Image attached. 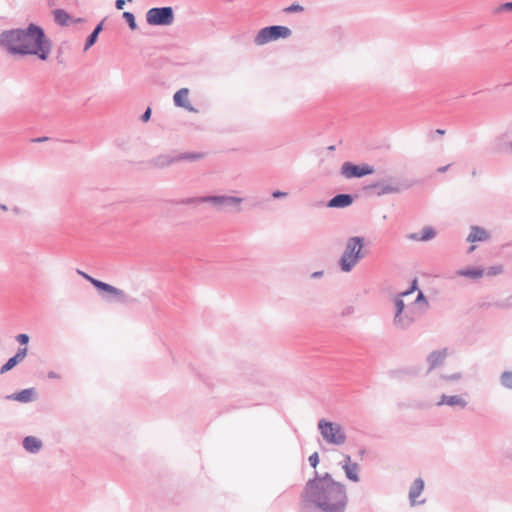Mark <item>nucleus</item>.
<instances>
[{"mask_svg":"<svg viewBox=\"0 0 512 512\" xmlns=\"http://www.w3.org/2000/svg\"><path fill=\"white\" fill-rule=\"evenodd\" d=\"M348 497L345 486L329 473L306 482L301 493L299 512H345Z\"/></svg>","mask_w":512,"mask_h":512,"instance_id":"1","label":"nucleus"},{"mask_svg":"<svg viewBox=\"0 0 512 512\" xmlns=\"http://www.w3.org/2000/svg\"><path fill=\"white\" fill-rule=\"evenodd\" d=\"M0 46L12 55H36L47 60L52 44L42 27L29 24L25 29H11L0 34Z\"/></svg>","mask_w":512,"mask_h":512,"instance_id":"2","label":"nucleus"},{"mask_svg":"<svg viewBox=\"0 0 512 512\" xmlns=\"http://www.w3.org/2000/svg\"><path fill=\"white\" fill-rule=\"evenodd\" d=\"M363 246V237L353 236L348 238L344 251L339 259V267L342 272H351L353 268L365 257Z\"/></svg>","mask_w":512,"mask_h":512,"instance_id":"3","label":"nucleus"},{"mask_svg":"<svg viewBox=\"0 0 512 512\" xmlns=\"http://www.w3.org/2000/svg\"><path fill=\"white\" fill-rule=\"evenodd\" d=\"M421 312L414 306L406 305L401 298H394L393 325L398 330H407L420 317Z\"/></svg>","mask_w":512,"mask_h":512,"instance_id":"4","label":"nucleus"},{"mask_svg":"<svg viewBox=\"0 0 512 512\" xmlns=\"http://www.w3.org/2000/svg\"><path fill=\"white\" fill-rule=\"evenodd\" d=\"M212 203L214 206L219 209L224 208H233L235 212H240L241 207L240 204L243 202V198L236 196H227V195H209V196H201V197H190L181 200V204L189 205V204H199V203Z\"/></svg>","mask_w":512,"mask_h":512,"instance_id":"5","label":"nucleus"},{"mask_svg":"<svg viewBox=\"0 0 512 512\" xmlns=\"http://www.w3.org/2000/svg\"><path fill=\"white\" fill-rule=\"evenodd\" d=\"M411 186V183L401 181L393 176H388L382 180L371 183L367 188L374 190L375 194L380 197L389 194H399L409 189Z\"/></svg>","mask_w":512,"mask_h":512,"instance_id":"6","label":"nucleus"},{"mask_svg":"<svg viewBox=\"0 0 512 512\" xmlns=\"http://www.w3.org/2000/svg\"><path fill=\"white\" fill-rule=\"evenodd\" d=\"M318 429L328 444L341 446L346 442V434L342 426L336 422L321 419L318 422Z\"/></svg>","mask_w":512,"mask_h":512,"instance_id":"7","label":"nucleus"},{"mask_svg":"<svg viewBox=\"0 0 512 512\" xmlns=\"http://www.w3.org/2000/svg\"><path fill=\"white\" fill-rule=\"evenodd\" d=\"M291 35L290 28L282 25H271L260 29L253 41L255 45L262 46L272 41L286 39Z\"/></svg>","mask_w":512,"mask_h":512,"instance_id":"8","label":"nucleus"},{"mask_svg":"<svg viewBox=\"0 0 512 512\" xmlns=\"http://www.w3.org/2000/svg\"><path fill=\"white\" fill-rule=\"evenodd\" d=\"M94 287L101 293L106 301H115L121 304L135 303L136 299L129 297L122 289L103 281H96Z\"/></svg>","mask_w":512,"mask_h":512,"instance_id":"9","label":"nucleus"},{"mask_svg":"<svg viewBox=\"0 0 512 512\" xmlns=\"http://www.w3.org/2000/svg\"><path fill=\"white\" fill-rule=\"evenodd\" d=\"M146 21L152 26H169L174 22V10L170 6L153 7L147 11Z\"/></svg>","mask_w":512,"mask_h":512,"instance_id":"10","label":"nucleus"},{"mask_svg":"<svg viewBox=\"0 0 512 512\" xmlns=\"http://www.w3.org/2000/svg\"><path fill=\"white\" fill-rule=\"evenodd\" d=\"M374 167L369 164H354L352 162H344L341 166V174L347 178H362L374 173Z\"/></svg>","mask_w":512,"mask_h":512,"instance_id":"11","label":"nucleus"},{"mask_svg":"<svg viewBox=\"0 0 512 512\" xmlns=\"http://www.w3.org/2000/svg\"><path fill=\"white\" fill-rule=\"evenodd\" d=\"M491 149L497 154H512V139L508 132L496 136L491 143Z\"/></svg>","mask_w":512,"mask_h":512,"instance_id":"12","label":"nucleus"},{"mask_svg":"<svg viewBox=\"0 0 512 512\" xmlns=\"http://www.w3.org/2000/svg\"><path fill=\"white\" fill-rule=\"evenodd\" d=\"M437 406H449L452 408H458L460 410L465 409L468 406V401L461 395H446L442 394L439 401L436 403Z\"/></svg>","mask_w":512,"mask_h":512,"instance_id":"13","label":"nucleus"},{"mask_svg":"<svg viewBox=\"0 0 512 512\" xmlns=\"http://www.w3.org/2000/svg\"><path fill=\"white\" fill-rule=\"evenodd\" d=\"M188 94L189 90L187 88H181L178 90L173 96L174 104L177 107L184 108L189 112L196 113L198 110L190 104L188 100Z\"/></svg>","mask_w":512,"mask_h":512,"instance_id":"14","label":"nucleus"},{"mask_svg":"<svg viewBox=\"0 0 512 512\" xmlns=\"http://www.w3.org/2000/svg\"><path fill=\"white\" fill-rule=\"evenodd\" d=\"M28 349L26 347L19 348L14 356L8 359V361L1 366L0 374L7 373L13 369L16 365L21 363L27 356Z\"/></svg>","mask_w":512,"mask_h":512,"instance_id":"15","label":"nucleus"},{"mask_svg":"<svg viewBox=\"0 0 512 512\" xmlns=\"http://www.w3.org/2000/svg\"><path fill=\"white\" fill-rule=\"evenodd\" d=\"M490 238L491 235L485 228L473 225L470 227V233L468 234L466 241L470 243L485 242Z\"/></svg>","mask_w":512,"mask_h":512,"instance_id":"16","label":"nucleus"},{"mask_svg":"<svg viewBox=\"0 0 512 512\" xmlns=\"http://www.w3.org/2000/svg\"><path fill=\"white\" fill-rule=\"evenodd\" d=\"M447 357V349H441V350H435L432 351L427 356V363H428V371H432L433 369L439 367L443 364L444 360Z\"/></svg>","mask_w":512,"mask_h":512,"instance_id":"17","label":"nucleus"},{"mask_svg":"<svg viewBox=\"0 0 512 512\" xmlns=\"http://www.w3.org/2000/svg\"><path fill=\"white\" fill-rule=\"evenodd\" d=\"M7 400H14L21 403H29L36 398V391L34 388L23 389L19 392L7 395Z\"/></svg>","mask_w":512,"mask_h":512,"instance_id":"18","label":"nucleus"},{"mask_svg":"<svg viewBox=\"0 0 512 512\" xmlns=\"http://www.w3.org/2000/svg\"><path fill=\"white\" fill-rule=\"evenodd\" d=\"M353 203V197L350 194H337L332 197L327 206L330 208H346Z\"/></svg>","mask_w":512,"mask_h":512,"instance_id":"19","label":"nucleus"},{"mask_svg":"<svg viewBox=\"0 0 512 512\" xmlns=\"http://www.w3.org/2000/svg\"><path fill=\"white\" fill-rule=\"evenodd\" d=\"M424 489V481L422 478H417L412 483L410 490H409V500L411 502V505L421 504L424 503V500L417 502L416 499L420 496Z\"/></svg>","mask_w":512,"mask_h":512,"instance_id":"20","label":"nucleus"},{"mask_svg":"<svg viewBox=\"0 0 512 512\" xmlns=\"http://www.w3.org/2000/svg\"><path fill=\"white\" fill-rule=\"evenodd\" d=\"M342 468L344 469L345 475L349 480H351L353 482L359 481V476H358L359 466L357 463L351 462V458L349 455L345 456V463L343 464Z\"/></svg>","mask_w":512,"mask_h":512,"instance_id":"21","label":"nucleus"},{"mask_svg":"<svg viewBox=\"0 0 512 512\" xmlns=\"http://www.w3.org/2000/svg\"><path fill=\"white\" fill-rule=\"evenodd\" d=\"M22 445L27 452L32 454H37L43 447L42 441L35 436H26Z\"/></svg>","mask_w":512,"mask_h":512,"instance_id":"22","label":"nucleus"},{"mask_svg":"<svg viewBox=\"0 0 512 512\" xmlns=\"http://www.w3.org/2000/svg\"><path fill=\"white\" fill-rule=\"evenodd\" d=\"M436 236V231L431 226H425L420 233H411L408 238L413 241H429Z\"/></svg>","mask_w":512,"mask_h":512,"instance_id":"23","label":"nucleus"},{"mask_svg":"<svg viewBox=\"0 0 512 512\" xmlns=\"http://www.w3.org/2000/svg\"><path fill=\"white\" fill-rule=\"evenodd\" d=\"M177 162V155H170V154H161L157 157L153 158L151 163L153 166L158 168H164L167 167L173 163Z\"/></svg>","mask_w":512,"mask_h":512,"instance_id":"24","label":"nucleus"},{"mask_svg":"<svg viewBox=\"0 0 512 512\" xmlns=\"http://www.w3.org/2000/svg\"><path fill=\"white\" fill-rule=\"evenodd\" d=\"M410 305L417 308V310L421 312V315H423L429 308L428 300L421 290H418L416 299Z\"/></svg>","mask_w":512,"mask_h":512,"instance_id":"25","label":"nucleus"},{"mask_svg":"<svg viewBox=\"0 0 512 512\" xmlns=\"http://www.w3.org/2000/svg\"><path fill=\"white\" fill-rule=\"evenodd\" d=\"M457 275L478 279L484 275V269L478 267L461 269L457 271Z\"/></svg>","mask_w":512,"mask_h":512,"instance_id":"26","label":"nucleus"},{"mask_svg":"<svg viewBox=\"0 0 512 512\" xmlns=\"http://www.w3.org/2000/svg\"><path fill=\"white\" fill-rule=\"evenodd\" d=\"M54 20L61 26H67L70 20V15L63 9H56L53 12Z\"/></svg>","mask_w":512,"mask_h":512,"instance_id":"27","label":"nucleus"},{"mask_svg":"<svg viewBox=\"0 0 512 512\" xmlns=\"http://www.w3.org/2000/svg\"><path fill=\"white\" fill-rule=\"evenodd\" d=\"M204 157V153L200 152H186L177 154V162L179 161H197Z\"/></svg>","mask_w":512,"mask_h":512,"instance_id":"28","label":"nucleus"},{"mask_svg":"<svg viewBox=\"0 0 512 512\" xmlns=\"http://www.w3.org/2000/svg\"><path fill=\"white\" fill-rule=\"evenodd\" d=\"M499 381L501 386H503L506 389L512 390V370L502 372L499 377Z\"/></svg>","mask_w":512,"mask_h":512,"instance_id":"29","label":"nucleus"},{"mask_svg":"<svg viewBox=\"0 0 512 512\" xmlns=\"http://www.w3.org/2000/svg\"><path fill=\"white\" fill-rule=\"evenodd\" d=\"M416 290H418V282H417V279H414L412 281L410 287L407 290L398 293L395 298H401L402 300H404V298L406 296H409L410 294H412Z\"/></svg>","mask_w":512,"mask_h":512,"instance_id":"30","label":"nucleus"},{"mask_svg":"<svg viewBox=\"0 0 512 512\" xmlns=\"http://www.w3.org/2000/svg\"><path fill=\"white\" fill-rule=\"evenodd\" d=\"M123 18L126 20L128 26H129V28L131 30H136L137 29V23H136V20H135V17L133 15V13L125 11L123 13Z\"/></svg>","mask_w":512,"mask_h":512,"instance_id":"31","label":"nucleus"},{"mask_svg":"<svg viewBox=\"0 0 512 512\" xmlns=\"http://www.w3.org/2000/svg\"><path fill=\"white\" fill-rule=\"evenodd\" d=\"M503 272V266L502 265H494L488 267L486 270H484V273H486L487 276H496Z\"/></svg>","mask_w":512,"mask_h":512,"instance_id":"32","label":"nucleus"},{"mask_svg":"<svg viewBox=\"0 0 512 512\" xmlns=\"http://www.w3.org/2000/svg\"><path fill=\"white\" fill-rule=\"evenodd\" d=\"M98 35L91 32L89 36L86 39L85 45H84V51H87L90 49L97 41Z\"/></svg>","mask_w":512,"mask_h":512,"instance_id":"33","label":"nucleus"},{"mask_svg":"<svg viewBox=\"0 0 512 512\" xmlns=\"http://www.w3.org/2000/svg\"><path fill=\"white\" fill-rule=\"evenodd\" d=\"M441 377L445 381L453 382V381H458V380L462 379V373L456 372V373L449 374V375H442Z\"/></svg>","mask_w":512,"mask_h":512,"instance_id":"34","label":"nucleus"},{"mask_svg":"<svg viewBox=\"0 0 512 512\" xmlns=\"http://www.w3.org/2000/svg\"><path fill=\"white\" fill-rule=\"evenodd\" d=\"M304 10V7L300 4H292L284 9L285 13H294V12H302Z\"/></svg>","mask_w":512,"mask_h":512,"instance_id":"35","label":"nucleus"},{"mask_svg":"<svg viewBox=\"0 0 512 512\" xmlns=\"http://www.w3.org/2000/svg\"><path fill=\"white\" fill-rule=\"evenodd\" d=\"M309 464L313 467V468H316L317 465L319 464V455L317 452H314L313 454H311L309 456Z\"/></svg>","mask_w":512,"mask_h":512,"instance_id":"36","label":"nucleus"},{"mask_svg":"<svg viewBox=\"0 0 512 512\" xmlns=\"http://www.w3.org/2000/svg\"><path fill=\"white\" fill-rule=\"evenodd\" d=\"M29 336L27 334H19L16 336V340L21 344V345H26L28 342H29Z\"/></svg>","mask_w":512,"mask_h":512,"instance_id":"37","label":"nucleus"},{"mask_svg":"<svg viewBox=\"0 0 512 512\" xmlns=\"http://www.w3.org/2000/svg\"><path fill=\"white\" fill-rule=\"evenodd\" d=\"M83 278H85L87 281H89L93 286L96 281H99L98 279H95L91 277L90 275L86 274L85 272H82L80 270L77 271Z\"/></svg>","mask_w":512,"mask_h":512,"instance_id":"38","label":"nucleus"},{"mask_svg":"<svg viewBox=\"0 0 512 512\" xmlns=\"http://www.w3.org/2000/svg\"><path fill=\"white\" fill-rule=\"evenodd\" d=\"M151 117V109L148 107L141 116L143 122H147Z\"/></svg>","mask_w":512,"mask_h":512,"instance_id":"39","label":"nucleus"},{"mask_svg":"<svg viewBox=\"0 0 512 512\" xmlns=\"http://www.w3.org/2000/svg\"><path fill=\"white\" fill-rule=\"evenodd\" d=\"M287 196V193L286 192H282V191H279V190H276L272 193V197L273 198H285Z\"/></svg>","mask_w":512,"mask_h":512,"instance_id":"40","label":"nucleus"},{"mask_svg":"<svg viewBox=\"0 0 512 512\" xmlns=\"http://www.w3.org/2000/svg\"><path fill=\"white\" fill-rule=\"evenodd\" d=\"M500 10L512 11V2H506L501 5Z\"/></svg>","mask_w":512,"mask_h":512,"instance_id":"41","label":"nucleus"},{"mask_svg":"<svg viewBox=\"0 0 512 512\" xmlns=\"http://www.w3.org/2000/svg\"><path fill=\"white\" fill-rule=\"evenodd\" d=\"M102 29H103V21H102V22H100L99 24H97V25L95 26V28L93 29V31H92V32H93L94 34H97V35L99 36V34H100V32L102 31Z\"/></svg>","mask_w":512,"mask_h":512,"instance_id":"42","label":"nucleus"},{"mask_svg":"<svg viewBox=\"0 0 512 512\" xmlns=\"http://www.w3.org/2000/svg\"><path fill=\"white\" fill-rule=\"evenodd\" d=\"M124 5H125V0H116V2H115V7L118 10H122L124 8Z\"/></svg>","mask_w":512,"mask_h":512,"instance_id":"43","label":"nucleus"},{"mask_svg":"<svg viewBox=\"0 0 512 512\" xmlns=\"http://www.w3.org/2000/svg\"><path fill=\"white\" fill-rule=\"evenodd\" d=\"M47 376L50 379H59L60 378V375L54 371H49Z\"/></svg>","mask_w":512,"mask_h":512,"instance_id":"44","label":"nucleus"},{"mask_svg":"<svg viewBox=\"0 0 512 512\" xmlns=\"http://www.w3.org/2000/svg\"><path fill=\"white\" fill-rule=\"evenodd\" d=\"M324 275V271H315L311 274L312 278H321Z\"/></svg>","mask_w":512,"mask_h":512,"instance_id":"45","label":"nucleus"},{"mask_svg":"<svg viewBox=\"0 0 512 512\" xmlns=\"http://www.w3.org/2000/svg\"><path fill=\"white\" fill-rule=\"evenodd\" d=\"M449 167H450V165L441 166V167H439V168L437 169V171H438L439 173H444V172H446V171L448 170V168H449Z\"/></svg>","mask_w":512,"mask_h":512,"instance_id":"46","label":"nucleus"},{"mask_svg":"<svg viewBox=\"0 0 512 512\" xmlns=\"http://www.w3.org/2000/svg\"><path fill=\"white\" fill-rule=\"evenodd\" d=\"M48 140V137H39V138H35L33 139L32 141L33 142H44V141H47Z\"/></svg>","mask_w":512,"mask_h":512,"instance_id":"47","label":"nucleus"},{"mask_svg":"<svg viewBox=\"0 0 512 512\" xmlns=\"http://www.w3.org/2000/svg\"><path fill=\"white\" fill-rule=\"evenodd\" d=\"M434 133H435V134H437V135L442 136V135H444V134H445V130H443V129H436V130L434 131Z\"/></svg>","mask_w":512,"mask_h":512,"instance_id":"48","label":"nucleus"},{"mask_svg":"<svg viewBox=\"0 0 512 512\" xmlns=\"http://www.w3.org/2000/svg\"><path fill=\"white\" fill-rule=\"evenodd\" d=\"M0 210L7 211L8 207L6 205L0 204Z\"/></svg>","mask_w":512,"mask_h":512,"instance_id":"49","label":"nucleus"},{"mask_svg":"<svg viewBox=\"0 0 512 512\" xmlns=\"http://www.w3.org/2000/svg\"><path fill=\"white\" fill-rule=\"evenodd\" d=\"M474 249H475V247H474V246H471V247L469 248V251L471 252V251H473Z\"/></svg>","mask_w":512,"mask_h":512,"instance_id":"50","label":"nucleus"}]
</instances>
